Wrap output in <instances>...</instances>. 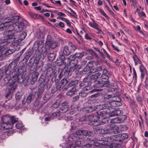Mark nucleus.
<instances>
[{
	"mask_svg": "<svg viewBox=\"0 0 148 148\" xmlns=\"http://www.w3.org/2000/svg\"><path fill=\"white\" fill-rule=\"evenodd\" d=\"M87 133L86 131L83 130H78L76 132V134L79 135H84L85 136L86 135V133Z\"/></svg>",
	"mask_w": 148,
	"mask_h": 148,
	"instance_id": "nucleus-39",
	"label": "nucleus"
},
{
	"mask_svg": "<svg viewBox=\"0 0 148 148\" xmlns=\"http://www.w3.org/2000/svg\"><path fill=\"white\" fill-rule=\"evenodd\" d=\"M69 48L71 53L73 52L76 49L75 46L73 45L69 47Z\"/></svg>",
	"mask_w": 148,
	"mask_h": 148,
	"instance_id": "nucleus-45",
	"label": "nucleus"
},
{
	"mask_svg": "<svg viewBox=\"0 0 148 148\" xmlns=\"http://www.w3.org/2000/svg\"><path fill=\"white\" fill-rule=\"evenodd\" d=\"M52 116L54 117V118L56 117L59 118L60 117V111L52 113Z\"/></svg>",
	"mask_w": 148,
	"mask_h": 148,
	"instance_id": "nucleus-48",
	"label": "nucleus"
},
{
	"mask_svg": "<svg viewBox=\"0 0 148 148\" xmlns=\"http://www.w3.org/2000/svg\"><path fill=\"white\" fill-rule=\"evenodd\" d=\"M18 83L12 81L10 83V84L7 87V89L10 92H13L17 88Z\"/></svg>",
	"mask_w": 148,
	"mask_h": 148,
	"instance_id": "nucleus-15",
	"label": "nucleus"
},
{
	"mask_svg": "<svg viewBox=\"0 0 148 148\" xmlns=\"http://www.w3.org/2000/svg\"><path fill=\"white\" fill-rule=\"evenodd\" d=\"M24 26V23L23 21H21L17 23L16 24L13 25L12 27L14 29L18 32H21L22 31L23 29Z\"/></svg>",
	"mask_w": 148,
	"mask_h": 148,
	"instance_id": "nucleus-10",
	"label": "nucleus"
},
{
	"mask_svg": "<svg viewBox=\"0 0 148 148\" xmlns=\"http://www.w3.org/2000/svg\"><path fill=\"white\" fill-rule=\"evenodd\" d=\"M38 73L36 71H34L30 79V83L31 84H34L36 81L38 75Z\"/></svg>",
	"mask_w": 148,
	"mask_h": 148,
	"instance_id": "nucleus-17",
	"label": "nucleus"
},
{
	"mask_svg": "<svg viewBox=\"0 0 148 148\" xmlns=\"http://www.w3.org/2000/svg\"><path fill=\"white\" fill-rule=\"evenodd\" d=\"M6 75L5 77L2 81V86H4L6 85L9 82H11V80L9 75Z\"/></svg>",
	"mask_w": 148,
	"mask_h": 148,
	"instance_id": "nucleus-24",
	"label": "nucleus"
},
{
	"mask_svg": "<svg viewBox=\"0 0 148 148\" xmlns=\"http://www.w3.org/2000/svg\"><path fill=\"white\" fill-rule=\"evenodd\" d=\"M59 105V104L58 102H56L52 105L51 107L52 109H55L58 107Z\"/></svg>",
	"mask_w": 148,
	"mask_h": 148,
	"instance_id": "nucleus-52",
	"label": "nucleus"
},
{
	"mask_svg": "<svg viewBox=\"0 0 148 148\" xmlns=\"http://www.w3.org/2000/svg\"><path fill=\"white\" fill-rule=\"evenodd\" d=\"M110 127L109 128L106 129L105 132H101L102 134H107L110 133L111 134H118L119 133V130L120 129L121 131H126L127 129V127L126 125H120L119 127L116 125L110 124Z\"/></svg>",
	"mask_w": 148,
	"mask_h": 148,
	"instance_id": "nucleus-3",
	"label": "nucleus"
},
{
	"mask_svg": "<svg viewBox=\"0 0 148 148\" xmlns=\"http://www.w3.org/2000/svg\"><path fill=\"white\" fill-rule=\"evenodd\" d=\"M16 127L17 129H20L23 127V125L21 123H18L16 125Z\"/></svg>",
	"mask_w": 148,
	"mask_h": 148,
	"instance_id": "nucleus-46",
	"label": "nucleus"
},
{
	"mask_svg": "<svg viewBox=\"0 0 148 148\" xmlns=\"http://www.w3.org/2000/svg\"><path fill=\"white\" fill-rule=\"evenodd\" d=\"M96 109V108L95 106H90L86 108V110L88 112H90L94 111Z\"/></svg>",
	"mask_w": 148,
	"mask_h": 148,
	"instance_id": "nucleus-38",
	"label": "nucleus"
},
{
	"mask_svg": "<svg viewBox=\"0 0 148 148\" xmlns=\"http://www.w3.org/2000/svg\"><path fill=\"white\" fill-rule=\"evenodd\" d=\"M16 64L14 61H12L10 63L7 68L4 69L3 71L6 74H9L12 71H14L16 69H18L16 67Z\"/></svg>",
	"mask_w": 148,
	"mask_h": 148,
	"instance_id": "nucleus-6",
	"label": "nucleus"
},
{
	"mask_svg": "<svg viewBox=\"0 0 148 148\" xmlns=\"http://www.w3.org/2000/svg\"><path fill=\"white\" fill-rule=\"evenodd\" d=\"M17 33L14 29L4 32V34L5 36L2 38L0 40L1 46L7 45L11 47H17L19 43V41L15 37Z\"/></svg>",
	"mask_w": 148,
	"mask_h": 148,
	"instance_id": "nucleus-1",
	"label": "nucleus"
},
{
	"mask_svg": "<svg viewBox=\"0 0 148 148\" xmlns=\"http://www.w3.org/2000/svg\"><path fill=\"white\" fill-rule=\"evenodd\" d=\"M19 17L18 16H16L12 17L11 19H8L7 21H5V22L8 24L9 26H12L14 24H16L19 20Z\"/></svg>",
	"mask_w": 148,
	"mask_h": 148,
	"instance_id": "nucleus-13",
	"label": "nucleus"
},
{
	"mask_svg": "<svg viewBox=\"0 0 148 148\" xmlns=\"http://www.w3.org/2000/svg\"><path fill=\"white\" fill-rule=\"evenodd\" d=\"M34 97L35 95L34 93H30L26 100V102L27 103H29L32 101L34 100Z\"/></svg>",
	"mask_w": 148,
	"mask_h": 148,
	"instance_id": "nucleus-21",
	"label": "nucleus"
},
{
	"mask_svg": "<svg viewBox=\"0 0 148 148\" xmlns=\"http://www.w3.org/2000/svg\"><path fill=\"white\" fill-rule=\"evenodd\" d=\"M133 58L134 59V61L135 64H138V60H139V59L137 58V57L136 56H133Z\"/></svg>",
	"mask_w": 148,
	"mask_h": 148,
	"instance_id": "nucleus-63",
	"label": "nucleus"
},
{
	"mask_svg": "<svg viewBox=\"0 0 148 148\" xmlns=\"http://www.w3.org/2000/svg\"><path fill=\"white\" fill-rule=\"evenodd\" d=\"M87 95V93L85 92H82L79 93V96H80L82 97H84Z\"/></svg>",
	"mask_w": 148,
	"mask_h": 148,
	"instance_id": "nucleus-60",
	"label": "nucleus"
},
{
	"mask_svg": "<svg viewBox=\"0 0 148 148\" xmlns=\"http://www.w3.org/2000/svg\"><path fill=\"white\" fill-rule=\"evenodd\" d=\"M23 71V68L16 69L14 71H12L10 74L8 75H9L12 81L18 83L20 78L19 76Z\"/></svg>",
	"mask_w": 148,
	"mask_h": 148,
	"instance_id": "nucleus-4",
	"label": "nucleus"
},
{
	"mask_svg": "<svg viewBox=\"0 0 148 148\" xmlns=\"http://www.w3.org/2000/svg\"><path fill=\"white\" fill-rule=\"evenodd\" d=\"M87 116H81L79 119V121H87Z\"/></svg>",
	"mask_w": 148,
	"mask_h": 148,
	"instance_id": "nucleus-57",
	"label": "nucleus"
},
{
	"mask_svg": "<svg viewBox=\"0 0 148 148\" xmlns=\"http://www.w3.org/2000/svg\"><path fill=\"white\" fill-rule=\"evenodd\" d=\"M53 96L51 93L49 92H46L43 97V99L45 100H49Z\"/></svg>",
	"mask_w": 148,
	"mask_h": 148,
	"instance_id": "nucleus-26",
	"label": "nucleus"
},
{
	"mask_svg": "<svg viewBox=\"0 0 148 148\" xmlns=\"http://www.w3.org/2000/svg\"><path fill=\"white\" fill-rule=\"evenodd\" d=\"M68 110V107L67 106L65 107H62L60 109V112L61 111L62 112H66Z\"/></svg>",
	"mask_w": 148,
	"mask_h": 148,
	"instance_id": "nucleus-50",
	"label": "nucleus"
},
{
	"mask_svg": "<svg viewBox=\"0 0 148 148\" xmlns=\"http://www.w3.org/2000/svg\"><path fill=\"white\" fill-rule=\"evenodd\" d=\"M78 83V82L77 80H75L69 82L68 85L69 88L74 85H76Z\"/></svg>",
	"mask_w": 148,
	"mask_h": 148,
	"instance_id": "nucleus-42",
	"label": "nucleus"
},
{
	"mask_svg": "<svg viewBox=\"0 0 148 148\" xmlns=\"http://www.w3.org/2000/svg\"><path fill=\"white\" fill-rule=\"evenodd\" d=\"M70 66L69 69V71H73L75 70H78L81 67L80 65L78 64L77 63L74 62H71L70 60H69Z\"/></svg>",
	"mask_w": 148,
	"mask_h": 148,
	"instance_id": "nucleus-14",
	"label": "nucleus"
},
{
	"mask_svg": "<svg viewBox=\"0 0 148 148\" xmlns=\"http://www.w3.org/2000/svg\"><path fill=\"white\" fill-rule=\"evenodd\" d=\"M141 62L139 60V66L140 67V71L141 72V77L143 78L144 77L145 73L146 72V70L143 65L141 63Z\"/></svg>",
	"mask_w": 148,
	"mask_h": 148,
	"instance_id": "nucleus-22",
	"label": "nucleus"
},
{
	"mask_svg": "<svg viewBox=\"0 0 148 148\" xmlns=\"http://www.w3.org/2000/svg\"><path fill=\"white\" fill-rule=\"evenodd\" d=\"M76 140V142H73L69 144L70 148H79L81 144V141L77 139Z\"/></svg>",
	"mask_w": 148,
	"mask_h": 148,
	"instance_id": "nucleus-19",
	"label": "nucleus"
},
{
	"mask_svg": "<svg viewBox=\"0 0 148 148\" xmlns=\"http://www.w3.org/2000/svg\"><path fill=\"white\" fill-rule=\"evenodd\" d=\"M58 46L57 42L55 41H53L50 44V46L51 48L54 49L56 48Z\"/></svg>",
	"mask_w": 148,
	"mask_h": 148,
	"instance_id": "nucleus-43",
	"label": "nucleus"
},
{
	"mask_svg": "<svg viewBox=\"0 0 148 148\" xmlns=\"http://www.w3.org/2000/svg\"><path fill=\"white\" fill-rule=\"evenodd\" d=\"M99 11L100 13H101L102 15L104 16L105 17L108 18V19H110L109 17L106 14L103 10L102 9L99 10Z\"/></svg>",
	"mask_w": 148,
	"mask_h": 148,
	"instance_id": "nucleus-55",
	"label": "nucleus"
},
{
	"mask_svg": "<svg viewBox=\"0 0 148 148\" xmlns=\"http://www.w3.org/2000/svg\"><path fill=\"white\" fill-rule=\"evenodd\" d=\"M10 130H9V131L5 133V134L8 136H10L14 132V130L12 129V128H10Z\"/></svg>",
	"mask_w": 148,
	"mask_h": 148,
	"instance_id": "nucleus-51",
	"label": "nucleus"
},
{
	"mask_svg": "<svg viewBox=\"0 0 148 148\" xmlns=\"http://www.w3.org/2000/svg\"><path fill=\"white\" fill-rule=\"evenodd\" d=\"M103 140L102 142H106L104 144L101 146V147L103 148H120L121 147V145L119 143H114L109 145L108 144L107 141L103 140Z\"/></svg>",
	"mask_w": 148,
	"mask_h": 148,
	"instance_id": "nucleus-8",
	"label": "nucleus"
},
{
	"mask_svg": "<svg viewBox=\"0 0 148 148\" xmlns=\"http://www.w3.org/2000/svg\"><path fill=\"white\" fill-rule=\"evenodd\" d=\"M9 47L7 45H5V46L3 47V50H4V54L5 56H8L10 54L14 52V50L13 49L10 50L6 49V47Z\"/></svg>",
	"mask_w": 148,
	"mask_h": 148,
	"instance_id": "nucleus-28",
	"label": "nucleus"
},
{
	"mask_svg": "<svg viewBox=\"0 0 148 148\" xmlns=\"http://www.w3.org/2000/svg\"><path fill=\"white\" fill-rule=\"evenodd\" d=\"M22 97L21 94L19 92H18L16 94L15 99L17 100H19Z\"/></svg>",
	"mask_w": 148,
	"mask_h": 148,
	"instance_id": "nucleus-47",
	"label": "nucleus"
},
{
	"mask_svg": "<svg viewBox=\"0 0 148 148\" xmlns=\"http://www.w3.org/2000/svg\"><path fill=\"white\" fill-rule=\"evenodd\" d=\"M47 56L50 60H53L55 58L56 55L54 53H50Z\"/></svg>",
	"mask_w": 148,
	"mask_h": 148,
	"instance_id": "nucleus-41",
	"label": "nucleus"
},
{
	"mask_svg": "<svg viewBox=\"0 0 148 148\" xmlns=\"http://www.w3.org/2000/svg\"><path fill=\"white\" fill-rule=\"evenodd\" d=\"M128 137V135L126 133H123L121 134H120L116 136H114V140L121 142V140L120 139L121 137L122 139H124L127 138Z\"/></svg>",
	"mask_w": 148,
	"mask_h": 148,
	"instance_id": "nucleus-16",
	"label": "nucleus"
},
{
	"mask_svg": "<svg viewBox=\"0 0 148 148\" xmlns=\"http://www.w3.org/2000/svg\"><path fill=\"white\" fill-rule=\"evenodd\" d=\"M92 139L90 140L91 142L90 143H88L86 145H84V146L86 147H89L91 146L92 145L96 147H98L99 146L101 147L106 142H102L103 140H97L96 138H94L93 139L90 138L89 139Z\"/></svg>",
	"mask_w": 148,
	"mask_h": 148,
	"instance_id": "nucleus-5",
	"label": "nucleus"
},
{
	"mask_svg": "<svg viewBox=\"0 0 148 148\" xmlns=\"http://www.w3.org/2000/svg\"><path fill=\"white\" fill-rule=\"evenodd\" d=\"M101 75V73L100 72H98L94 74H92L90 76V79L91 80H93L94 82L95 83H96V82H97L96 79L98 78Z\"/></svg>",
	"mask_w": 148,
	"mask_h": 148,
	"instance_id": "nucleus-27",
	"label": "nucleus"
},
{
	"mask_svg": "<svg viewBox=\"0 0 148 148\" xmlns=\"http://www.w3.org/2000/svg\"><path fill=\"white\" fill-rule=\"evenodd\" d=\"M116 112L115 110L114 109L112 111H111L110 110L109 111L106 110L105 112H106V114L107 113H109V116L112 117L113 116H116V114L115 113Z\"/></svg>",
	"mask_w": 148,
	"mask_h": 148,
	"instance_id": "nucleus-40",
	"label": "nucleus"
},
{
	"mask_svg": "<svg viewBox=\"0 0 148 148\" xmlns=\"http://www.w3.org/2000/svg\"><path fill=\"white\" fill-rule=\"evenodd\" d=\"M106 112H105V111H101L100 112L99 118H101V120L98 121L99 123V124L98 126L102 124L103 125L106 123L108 122V121L107 119V116H106Z\"/></svg>",
	"mask_w": 148,
	"mask_h": 148,
	"instance_id": "nucleus-11",
	"label": "nucleus"
},
{
	"mask_svg": "<svg viewBox=\"0 0 148 148\" xmlns=\"http://www.w3.org/2000/svg\"><path fill=\"white\" fill-rule=\"evenodd\" d=\"M127 116L125 115H123L120 117H117L112 119L111 120V124L119 123H123L126 119Z\"/></svg>",
	"mask_w": 148,
	"mask_h": 148,
	"instance_id": "nucleus-9",
	"label": "nucleus"
},
{
	"mask_svg": "<svg viewBox=\"0 0 148 148\" xmlns=\"http://www.w3.org/2000/svg\"><path fill=\"white\" fill-rule=\"evenodd\" d=\"M29 77L28 76H26L24 78H23L22 77H20V78L19 80L18 83H23L24 84H26L28 82Z\"/></svg>",
	"mask_w": 148,
	"mask_h": 148,
	"instance_id": "nucleus-29",
	"label": "nucleus"
},
{
	"mask_svg": "<svg viewBox=\"0 0 148 148\" xmlns=\"http://www.w3.org/2000/svg\"><path fill=\"white\" fill-rule=\"evenodd\" d=\"M61 83L62 85L66 84L68 83V81L66 79L63 78L61 80Z\"/></svg>",
	"mask_w": 148,
	"mask_h": 148,
	"instance_id": "nucleus-61",
	"label": "nucleus"
},
{
	"mask_svg": "<svg viewBox=\"0 0 148 148\" xmlns=\"http://www.w3.org/2000/svg\"><path fill=\"white\" fill-rule=\"evenodd\" d=\"M101 78L102 79L107 80L109 79V77L107 74H102L101 76Z\"/></svg>",
	"mask_w": 148,
	"mask_h": 148,
	"instance_id": "nucleus-59",
	"label": "nucleus"
},
{
	"mask_svg": "<svg viewBox=\"0 0 148 148\" xmlns=\"http://www.w3.org/2000/svg\"><path fill=\"white\" fill-rule=\"evenodd\" d=\"M8 24L5 22V21L4 23L0 24V31H1L4 29H6V27H8Z\"/></svg>",
	"mask_w": 148,
	"mask_h": 148,
	"instance_id": "nucleus-33",
	"label": "nucleus"
},
{
	"mask_svg": "<svg viewBox=\"0 0 148 148\" xmlns=\"http://www.w3.org/2000/svg\"><path fill=\"white\" fill-rule=\"evenodd\" d=\"M13 93V92H10L9 90H8L5 96V97L8 99L11 98Z\"/></svg>",
	"mask_w": 148,
	"mask_h": 148,
	"instance_id": "nucleus-54",
	"label": "nucleus"
},
{
	"mask_svg": "<svg viewBox=\"0 0 148 148\" xmlns=\"http://www.w3.org/2000/svg\"><path fill=\"white\" fill-rule=\"evenodd\" d=\"M97 82L95 84V86L97 88H102L103 86L109 87L110 84L108 80H101L97 81Z\"/></svg>",
	"mask_w": 148,
	"mask_h": 148,
	"instance_id": "nucleus-7",
	"label": "nucleus"
},
{
	"mask_svg": "<svg viewBox=\"0 0 148 148\" xmlns=\"http://www.w3.org/2000/svg\"><path fill=\"white\" fill-rule=\"evenodd\" d=\"M87 121H88L89 125L93 126V128L94 129L95 133H101V132H105L106 129L103 130L100 129L98 126L99 123L98 121V117L97 116H94L92 114H91L87 116Z\"/></svg>",
	"mask_w": 148,
	"mask_h": 148,
	"instance_id": "nucleus-2",
	"label": "nucleus"
},
{
	"mask_svg": "<svg viewBox=\"0 0 148 148\" xmlns=\"http://www.w3.org/2000/svg\"><path fill=\"white\" fill-rule=\"evenodd\" d=\"M97 72L96 68L93 67L90 69L89 72L88 73L87 75H90L92 74V73H94Z\"/></svg>",
	"mask_w": 148,
	"mask_h": 148,
	"instance_id": "nucleus-44",
	"label": "nucleus"
},
{
	"mask_svg": "<svg viewBox=\"0 0 148 148\" xmlns=\"http://www.w3.org/2000/svg\"><path fill=\"white\" fill-rule=\"evenodd\" d=\"M10 116L11 119H10V122L12 124V126L14 123L18 121V119L15 116Z\"/></svg>",
	"mask_w": 148,
	"mask_h": 148,
	"instance_id": "nucleus-34",
	"label": "nucleus"
},
{
	"mask_svg": "<svg viewBox=\"0 0 148 148\" xmlns=\"http://www.w3.org/2000/svg\"><path fill=\"white\" fill-rule=\"evenodd\" d=\"M6 135L5 133L3 134L2 135H0V138L1 140H3L5 139L6 138Z\"/></svg>",
	"mask_w": 148,
	"mask_h": 148,
	"instance_id": "nucleus-64",
	"label": "nucleus"
},
{
	"mask_svg": "<svg viewBox=\"0 0 148 148\" xmlns=\"http://www.w3.org/2000/svg\"><path fill=\"white\" fill-rule=\"evenodd\" d=\"M118 98H119V99H121L118 96H115L114 95V96L112 97V101L111 102H115L117 101Z\"/></svg>",
	"mask_w": 148,
	"mask_h": 148,
	"instance_id": "nucleus-56",
	"label": "nucleus"
},
{
	"mask_svg": "<svg viewBox=\"0 0 148 148\" xmlns=\"http://www.w3.org/2000/svg\"><path fill=\"white\" fill-rule=\"evenodd\" d=\"M52 42L51 36L50 35H48L45 42V45L49 46Z\"/></svg>",
	"mask_w": 148,
	"mask_h": 148,
	"instance_id": "nucleus-36",
	"label": "nucleus"
},
{
	"mask_svg": "<svg viewBox=\"0 0 148 148\" xmlns=\"http://www.w3.org/2000/svg\"><path fill=\"white\" fill-rule=\"evenodd\" d=\"M79 98V95H77L73 97L72 99V101L73 102H75L77 101Z\"/></svg>",
	"mask_w": 148,
	"mask_h": 148,
	"instance_id": "nucleus-58",
	"label": "nucleus"
},
{
	"mask_svg": "<svg viewBox=\"0 0 148 148\" xmlns=\"http://www.w3.org/2000/svg\"><path fill=\"white\" fill-rule=\"evenodd\" d=\"M12 125L10 123H6L2 122L0 123V127L2 129L8 130L12 128Z\"/></svg>",
	"mask_w": 148,
	"mask_h": 148,
	"instance_id": "nucleus-18",
	"label": "nucleus"
},
{
	"mask_svg": "<svg viewBox=\"0 0 148 148\" xmlns=\"http://www.w3.org/2000/svg\"><path fill=\"white\" fill-rule=\"evenodd\" d=\"M117 99V101H116L111 102V105H112V109L114 107L119 106L122 105L121 99H119V98H118Z\"/></svg>",
	"mask_w": 148,
	"mask_h": 148,
	"instance_id": "nucleus-25",
	"label": "nucleus"
},
{
	"mask_svg": "<svg viewBox=\"0 0 148 148\" xmlns=\"http://www.w3.org/2000/svg\"><path fill=\"white\" fill-rule=\"evenodd\" d=\"M63 53L65 55L68 56L71 53L70 52L69 47L67 46H65L63 48Z\"/></svg>",
	"mask_w": 148,
	"mask_h": 148,
	"instance_id": "nucleus-31",
	"label": "nucleus"
},
{
	"mask_svg": "<svg viewBox=\"0 0 148 148\" xmlns=\"http://www.w3.org/2000/svg\"><path fill=\"white\" fill-rule=\"evenodd\" d=\"M38 46V49H41L43 47L44 42L42 41H37L36 42Z\"/></svg>",
	"mask_w": 148,
	"mask_h": 148,
	"instance_id": "nucleus-35",
	"label": "nucleus"
},
{
	"mask_svg": "<svg viewBox=\"0 0 148 148\" xmlns=\"http://www.w3.org/2000/svg\"><path fill=\"white\" fill-rule=\"evenodd\" d=\"M101 110L107 109L108 111H109L112 109V105H111V102H107L101 105H99L97 106Z\"/></svg>",
	"mask_w": 148,
	"mask_h": 148,
	"instance_id": "nucleus-12",
	"label": "nucleus"
},
{
	"mask_svg": "<svg viewBox=\"0 0 148 148\" xmlns=\"http://www.w3.org/2000/svg\"><path fill=\"white\" fill-rule=\"evenodd\" d=\"M47 75L49 76H53L54 77H55L57 75L54 71L51 68L49 69L47 71Z\"/></svg>",
	"mask_w": 148,
	"mask_h": 148,
	"instance_id": "nucleus-32",
	"label": "nucleus"
},
{
	"mask_svg": "<svg viewBox=\"0 0 148 148\" xmlns=\"http://www.w3.org/2000/svg\"><path fill=\"white\" fill-rule=\"evenodd\" d=\"M10 116L8 115H4L2 116L1 120L2 122L6 123H10V119H11Z\"/></svg>",
	"mask_w": 148,
	"mask_h": 148,
	"instance_id": "nucleus-30",
	"label": "nucleus"
},
{
	"mask_svg": "<svg viewBox=\"0 0 148 148\" xmlns=\"http://www.w3.org/2000/svg\"><path fill=\"white\" fill-rule=\"evenodd\" d=\"M78 90V88H77L75 87H73L66 92V95L67 96H72L74 94L75 92L77 91Z\"/></svg>",
	"mask_w": 148,
	"mask_h": 148,
	"instance_id": "nucleus-20",
	"label": "nucleus"
},
{
	"mask_svg": "<svg viewBox=\"0 0 148 148\" xmlns=\"http://www.w3.org/2000/svg\"><path fill=\"white\" fill-rule=\"evenodd\" d=\"M103 51L104 53L106 55V57L110 60H111L112 59L111 58L110 56L107 53L105 49H103Z\"/></svg>",
	"mask_w": 148,
	"mask_h": 148,
	"instance_id": "nucleus-62",
	"label": "nucleus"
},
{
	"mask_svg": "<svg viewBox=\"0 0 148 148\" xmlns=\"http://www.w3.org/2000/svg\"><path fill=\"white\" fill-rule=\"evenodd\" d=\"M84 56V53H76L75 55L72 56V59H71V61L74 60L76 58L79 59H81Z\"/></svg>",
	"mask_w": 148,
	"mask_h": 148,
	"instance_id": "nucleus-23",
	"label": "nucleus"
},
{
	"mask_svg": "<svg viewBox=\"0 0 148 148\" xmlns=\"http://www.w3.org/2000/svg\"><path fill=\"white\" fill-rule=\"evenodd\" d=\"M115 114L116 116H118L122 114L123 113V112L120 109L115 110Z\"/></svg>",
	"mask_w": 148,
	"mask_h": 148,
	"instance_id": "nucleus-53",
	"label": "nucleus"
},
{
	"mask_svg": "<svg viewBox=\"0 0 148 148\" xmlns=\"http://www.w3.org/2000/svg\"><path fill=\"white\" fill-rule=\"evenodd\" d=\"M77 139L78 140H80V139L78 138H76L75 137L73 138L71 136L68 137L67 139L68 141L69 144L71 143L72 142L76 141V140Z\"/></svg>",
	"mask_w": 148,
	"mask_h": 148,
	"instance_id": "nucleus-37",
	"label": "nucleus"
},
{
	"mask_svg": "<svg viewBox=\"0 0 148 148\" xmlns=\"http://www.w3.org/2000/svg\"><path fill=\"white\" fill-rule=\"evenodd\" d=\"M114 96V94L106 95L104 96V99L105 100H108L110 99H112V97Z\"/></svg>",
	"mask_w": 148,
	"mask_h": 148,
	"instance_id": "nucleus-49",
	"label": "nucleus"
}]
</instances>
